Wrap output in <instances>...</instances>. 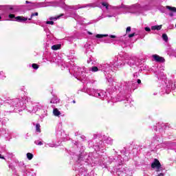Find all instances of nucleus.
<instances>
[{
  "label": "nucleus",
  "instance_id": "1",
  "mask_svg": "<svg viewBox=\"0 0 176 176\" xmlns=\"http://www.w3.org/2000/svg\"><path fill=\"white\" fill-rule=\"evenodd\" d=\"M70 68L69 71L70 74H72L75 78L81 82H86L87 80V76L86 74L89 72H98V71H102L104 75L106 76V79L108 80L109 85L111 86L112 89L115 90H118V91H124V93H129V91L131 89V87L127 84V82H124L123 85L120 82H116L112 77H109V74L112 72V65L111 63H102L97 66H94L86 69L85 67H79L75 64H70Z\"/></svg>",
  "mask_w": 176,
  "mask_h": 176
},
{
  "label": "nucleus",
  "instance_id": "11",
  "mask_svg": "<svg viewBox=\"0 0 176 176\" xmlns=\"http://www.w3.org/2000/svg\"><path fill=\"white\" fill-rule=\"evenodd\" d=\"M151 168H155L157 173H160V171H162L163 170V168H162V164H160V162L157 159H155L151 164Z\"/></svg>",
  "mask_w": 176,
  "mask_h": 176
},
{
  "label": "nucleus",
  "instance_id": "40",
  "mask_svg": "<svg viewBox=\"0 0 176 176\" xmlns=\"http://www.w3.org/2000/svg\"><path fill=\"white\" fill-rule=\"evenodd\" d=\"M162 39L165 41L167 42L168 41V36H167V34H162Z\"/></svg>",
  "mask_w": 176,
  "mask_h": 176
},
{
  "label": "nucleus",
  "instance_id": "30",
  "mask_svg": "<svg viewBox=\"0 0 176 176\" xmlns=\"http://www.w3.org/2000/svg\"><path fill=\"white\" fill-rule=\"evenodd\" d=\"M151 30L153 31H155V30L160 31V30H162V25L152 26Z\"/></svg>",
  "mask_w": 176,
  "mask_h": 176
},
{
  "label": "nucleus",
  "instance_id": "6",
  "mask_svg": "<svg viewBox=\"0 0 176 176\" xmlns=\"http://www.w3.org/2000/svg\"><path fill=\"white\" fill-rule=\"evenodd\" d=\"M109 96H107V92H105V91L97 90L96 97L97 98H100V100H105V98H107V101L108 104H110L111 106L113 105V102H116L117 101H120V100L116 99L111 96V95Z\"/></svg>",
  "mask_w": 176,
  "mask_h": 176
},
{
  "label": "nucleus",
  "instance_id": "10",
  "mask_svg": "<svg viewBox=\"0 0 176 176\" xmlns=\"http://www.w3.org/2000/svg\"><path fill=\"white\" fill-rule=\"evenodd\" d=\"M0 10H4L8 13H16L17 12V6H0Z\"/></svg>",
  "mask_w": 176,
  "mask_h": 176
},
{
  "label": "nucleus",
  "instance_id": "4",
  "mask_svg": "<svg viewBox=\"0 0 176 176\" xmlns=\"http://www.w3.org/2000/svg\"><path fill=\"white\" fill-rule=\"evenodd\" d=\"M126 36H123L121 37H118L115 35L112 34H96V38H98V39H102V38H107L109 39L107 41H104V43H116V42H122V47H126L127 46V44L126 43V41H123L124 39V37Z\"/></svg>",
  "mask_w": 176,
  "mask_h": 176
},
{
  "label": "nucleus",
  "instance_id": "7",
  "mask_svg": "<svg viewBox=\"0 0 176 176\" xmlns=\"http://www.w3.org/2000/svg\"><path fill=\"white\" fill-rule=\"evenodd\" d=\"M120 8L124 9V10H127V12H131V10H135V12H142V10H148V6H142L140 4H134L131 6L122 4Z\"/></svg>",
  "mask_w": 176,
  "mask_h": 176
},
{
  "label": "nucleus",
  "instance_id": "17",
  "mask_svg": "<svg viewBox=\"0 0 176 176\" xmlns=\"http://www.w3.org/2000/svg\"><path fill=\"white\" fill-rule=\"evenodd\" d=\"M27 20H28V18L23 16H18L15 18V21H18V23H25Z\"/></svg>",
  "mask_w": 176,
  "mask_h": 176
},
{
  "label": "nucleus",
  "instance_id": "58",
  "mask_svg": "<svg viewBox=\"0 0 176 176\" xmlns=\"http://www.w3.org/2000/svg\"><path fill=\"white\" fill-rule=\"evenodd\" d=\"M138 85L141 84V80L138 79Z\"/></svg>",
  "mask_w": 176,
  "mask_h": 176
},
{
  "label": "nucleus",
  "instance_id": "56",
  "mask_svg": "<svg viewBox=\"0 0 176 176\" xmlns=\"http://www.w3.org/2000/svg\"><path fill=\"white\" fill-rule=\"evenodd\" d=\"M0 159H3V160H5V157L2 156V155L0 154Z\"/></svg>",
  "mask_w": 176,
  "mask_h": 176
},
{
  "label": "nucleus",
  "instance_id": "46",
  "mask_svg": "<svg viewBox=\"0 0 176 176\" xmlns=\"http://www.w3.org/2000/svg\"><path fill=\"white\" fill-rule=\"evenodd\" d=\"M46 24H50V25H54V21H47L45 22Z\"/></svg>",
  "mask_w": 176,
  "mask_h": 176
},
{
  "label": "nucleus",
  "instance_id": "54",
  "mask_svg": "<svg viewBox=\"0 0 176 176\" xmlns=\"http://www.w3.org/2000/svg\"><path fill=\"white\" fill-rule=\"evenodd\" d=\"M162 126V129H163L164 126V124L163 123H158V126Z\"/></svg>",
  "mask_w": 176,
  "mask_h": 176
},
{
  "label": "nucleus",
  "instance_id": "36",
  "mask_svg": "<svg viewBox=\"0 0 176 176\" xmlns=\"http://www.w3.org/2000/svg\"><path fill=\"white\" fill-rule=\"evenodd\" d=\"M8 120H9L8 118H0V122H1V124H3V125L8 123Z\"/></svg>",
  "mask_w": 176,
  "mask_h": 176
},
{
  "label": "nucleus",
  "instance_id": "28",
  "mask_svg": "<svg viewBox=\"0 0 176 176\" xmlns=\"http://www.w3.org/2000/svg\"><path fill=\"white\" fill-rule=\"evenodd\" d=\"M58 102H60V99L56 96H54L50 101L51 104H58Z\"/></svg>",
  "mask_w": 176,
  "mask_h": 176
},
{
  "label": "nucleus",
  "instance_id": "2",
  "mask_svg": "<svg viewBox=\"0 0 176 176\" xmlns=\"http://www.w3.org/2000/svg\"><path fill=\"white\" fill-rule=\"evenodd\" d=\"M7 104L16 108L19 112L26 109L30 113H36L38 111L43 109V106L39 102H34L31 100V98L25 96L23 98L10 99L7 100Z\"/></svg>",
  "mask_w": 176,
  "mask_h": 176
},
{
  "label": "nucleus",
  "instance_id": "9",
  "mask_svg": "<svg viewBox=\"0 0 176 176\" xmlns=\"http://www.w3.org/2000/svg\"><path fill=\"white\" fill-rule=\"evenodd\" d=\"M114 68H122L126 65V61L124 60V55L122 56H116L111 64Z\"/></svg>",
  "mask_w": 176,
  "mask_h": 176
},
{
  "label": "nucleus",
  "instance_id": "25",
  "mask_svg": "<svg viewBox=\"0 0 176 176\" xmlns=\"http://www.w3.org/2000/svg\"><path fill=\"white\" fill-rule=\"evenodd\" d=\"M136 35H139L140 38L141 39H144V38H145V35H146V34L145 33V32L144 30H139L138 32H136Z\"/></svg>",
  "mask_w": 176,
  "mask_h": 176
},
{
  "label": "nucleus",
  "instance_id": "44",
  "mask_svg": "<svg viewBox=\"0 0 176 176\" xmlns=\"http://www.w3.org/2000/svg\"><path fill=\"white\" fill-rule=\"evenodd\" d=\"M157 176H164V173H163V169L160 172H157Z\"/></svg>",
  "mask_w": 176,
  "mask_h": 176
},
{
  "label": "nucleus",
  "instance_id": "47",
  "mask_svg": "<svg viewBox=\"0 0 176 176\" xmlns=\"http://www.w3.org/2000/svg\"><path fill=\"white\" fill-rule=\"evenodd\" d=\"M34 144L36 145H43V143H42V142H39L38 140L34 141Z\"/></svg>",
  "mask_w": 176,
  "mask_h": 176
},
{
  "label": "nucleus",
  "instance_id": "61",
  "mask_svg": "<svg viewBox=\"0 0 176 176\" xmlns=\"http://www.w3.org/2000/svg\"><path fill=\"white\" fill-rule=\"evenodd\" d=\"M126 101H127V102H131V99L129 98V99L126 100Z\"/></svg>",
  "mask_w": 176,
  "mask_h": 176
},
{
  "label": "nucleus",
  "instance_id": "5",
  "mask_svg": "<svg viewBox=\"0 0 176 176\" xmlns=\"http://www.w3.org/2000/svg\"><path fill=\"white\" fill-rule=\"evenodd\" d=\"M161 87V94H170L171 90L176 91V81L173 83V81L166 80L162 82Z\"/></svg>",
  "mask_w": 176,
  "mask_h": 176
},
{
  "label": "nucleus",
  "instance_id": "27",
  "mask_svg": "<svg viewBox=\"0 0 176 176\" xmlns=\"http://www.w3.org/2000/svg\"><path fill=\"white\" fill-rule=\"evenodd\" d=\"M53 114L54 116H57L58 118H59V116L61 115V112L58 111V109L55 108L53 110Z\"/></svg>",
  "mask_w": 176,
  "mask_h": 176
},
{
  "label": "nucleus",
  "instance_id": "64",
  "mask_svg": "<svg viewBox=\"0 0 176 176\" xmlns=\"http://www.w3.org/2000/svg\"><path fill=\"white\" fill-rule=\"evenodd\" d=\"M75 145H78V142H75Z\"/></svg>",
  "mask_w": 176,
  "mask_h": 176
},
{
  "label": "nucleus",
  "instance_id": "41",
  "mask_svg": "<svg viewBox=\"0 0 176 176\" xmlns=\"http://www.w3.org/2000/svg\"><path fill=\"white\" fill-rule=\"evenodd\" d=\"M36 131L41 133V125L39 124H36Z\"/></svg>",
  "mask_w": 176,
  "mask_h": 176
},
{
  "label": "nucleus",
  "instance_id": "33",
  "mask_svg": "<svg viewBox=\"0 0 176 176\" xmlns=\"http://www.w3.org/2000/svg\"><path fill=\"white\" fill-rule=\"evenodd\" d=\"M102 6L103 8H105L106 10H109V5L107 2H102Z\"/></svg>",
  "mask_w": 176,
  "mask_h": 176
},
{
  "label": "nucleus",
  "instance_id": "20",
  "mask_svg": "<svg viewBox=\"0 0 176 176\" xmlns=\"http://www.w3.org/2000/svg\"><path fill=\"white\" fill-rule=\"evenodd\" d=\"M113 176H126V170H121L118 168L116 173H113Z\"/></svg>",
  "mask_w": 176,
  "mask_h": 176
},
{
  "label": "nucleus",
  "instance_id": "49",
  "mask_svg": "<svg viewBox=\"0 0 176 176\" xmlns=\"http://www.w3.org/2000/svg\"><path fill=\"white\" fill-rule=\"evenodd\" d=\"M135 35H137V32H133L131 34H129V38H133V36H135Z\"/></svg>",
  "mask_w": 176,
  "mask_h": 176
},
{
  "label": "nucleus",
  "instance_id": "19",
  "mask_svg": "<svg viewBox=\"0 0 176 176\" xmlns=\"http://www.w3.org/2000/svg\"><path fill=\"white\" fill-rule=\"evenodd\" d=\"M50 56V58H47V61H50V63H58V60L56 58V57H57L56 54H51Z\"/></svg>",
  "mask_w": 176,
  "mask_h": 176
},
{
  "label": "nucleus",
  "instance_id": "53",
  "mask_svg": "<svg viewBox=\"0 0 176 176\" xmlns=\"http://www.w3.org/2000/svg\"><path fill=\"white\" fill-rule=\"evenodd\" d=\"M9 168H11V170H14V166H13V165H12V164H10L9 165Z\"/></svg>",
  "mask_w": 176,
  "mask_h": 176
},
{
  "label": "nucleus",
  "instance_id": "60",
  "mask_svg": "<svg viewBox=\"0 0 176 176\" xmlns=\"http://www.w3.org/2000/svg\"><path fill=\"white\" fill-rule=\"evenodd\" d=\"M124 160L125 162H127V161L129 160V158H128V157H125V158H124Z\"/></svg>",
  "mask_w": 176,
  "mask_h": 176
},
{
  "label": "nucleus",
  "instance_id": "57",
  "mask_svg": "<svg viewBox=\"0 0 176 176\" xmlns=\"http://www.w3.org/2000/svg\"><path fill=\"white\" fill-rule=\"evenodd\" d=\"M11 134H12L11 133H10V134H8V133H6V135H8V138H10Z\"/></svg>",
  "mask_w": 176,
  "mask_h": 176
},
{
  "label": "nucleus",
  "instance_id": "43",
  "mask_svg": "<svg viewBox=\"0 0 176 176\" xmlns=\"http://www.w3.org/2000/svg\"><path fill=\"white\" fill-rule=\"evenodd\" d=\"M32 67L33 68V69H38V68H39V65H38V64L36 63H33L32 65Z\"/></svg>",
  "mask_w": 176,
  "mask_h": 176
},
{
  "label": "nucleus",
  "instance_id": "12",
  "mask_svg": "<svg viewBox=\"0 0 176 176\" xmlns=\"http://www.w3.org/2000/svg\"><path fill=\"white\" fill-rule=\"evenodd\" d=\"M58 137H60V139H62V141H67L68 138V135L65 133V131L63 130V129H60L59 131L56 133Z\"/></svg>",
  "mask_w": 176,
  "mask_h": 176
},
{
  "label": "nucleus",
  "instance_id": "14",
  "mask_svg": "<svg viewBox=\"0 0 176 176\" xmlns=\"http://www.w3.org/2000/svg\"><path fill=\"white\" fill-rule=\"evenodd\" d=\"M160 72H156L155 75L158 79H166V76H164V73L163 71L164 70V67L163 66L160 67Z\"/></svg>",
  "mask_w": 176,
  "mask_h": 176
},
{
  "label": "nucleus",
  "instance_id": "26",
  "mask_svg": "<svg viewBox=\"0 0 176 176\" xmlns=\"http://www.w3.org/2000/svg\"><path fill=\"white\" fill-rule=\"evenodd\" d=\"M63 16H64V14H60V15H58L56 16H51V17H50L49 20H50L52 21H56L58 20L59 19H61V17H63Z\"/></svg>",
  "mask_w": 176,
  "mask_h": 176
},
{
  "label": "nucleus",
  "instance_id": "24",
  "mask_svg": "<svg viewBox=\"0 0 176 176\" xmlns=\"http://www.w3.org/2000/svg\"><path fill=\"white\" fill-rule=\"evenodd\" d=\"M94 146H97L98 149H99V151H101V148H102V146H104V142L98 140V141H96V144H94Z\"/></svg>",
  "mask_w": 176,
  "mask_h": 176
},
{
  "label": "nucleus",
  "instance_id": "3",
  "mask_svg": "<svg viewBox=\"0 0 176 176\" xmlns=\"http://www.w3.org/2000/svg\"><path fill=\"white\" fill-rule=\"evenodd\" d=\"M25 3H31L32 6L36 9L39 8H46L47 6H60V8H62V9L66 10V12H68V10H78V9H83V8H96V6H97L96 3H89L83 6H81L80 4L76 6H68L65 3H62L58 1L31 3L28 1H26Z\"/></svg>",
  "mask_w": 176,
  "mask_h": 176
},
{
  "label": "nucleus",
  "instance_id": "52",
  "mask_svg": "<svg viewBox=\"0 0 176 176\" xmlns=\"http://www.w3.org/2000/svg\"><path fill=\"white\" fill-rule=\"evenodd\" d=\"M144 30H145V31H146L147 32H151V28H148V27H146V28H144Z\"/></svg>",
  "mask_w": 176,
  "mask_h": 176
},
{
  "label": "nucleus",
  "instance_id": "51",
  "mask_svg": "<svg viewBox=\"0 0 176 176\" xmlns=\"http://www.w3.org/2000/svg\"><path fill=\"white\" fill-rule=\"evenodd\" d=\"M91 47V45L88 43L85 44V49H90Z\"/></svg>",
  "mask_w": 176,
  "mask_h": 176
},
{
  "label": "nucleus",
  "instance_id": "8",
  "mask_svg": "<svg viewBox=\"0 0 176 176\" xmlns=\"http://www.w3.org/2000/svg\"><path fill=\"white\" fill-rule=\"evenodd\" d=\"M124 60L125 61V64L129 67H137L138 65L137 64V57L130 55L129 54H124Z\"/></svg>",
  "mask_w": 176,
  "mask_h": 176
},
{
  "label": "nucleus",
  "instance_id": "62",
  "mask_svg": "<svg viewBox=\"0 0 176 176\" xmlns=\"http://www.w3.org/2000/svg\"><path fill=\"white\" fill-rule=\"evenodd\" d=\"M137 75H138V74H137V73H135V74H133L134 78H135V76H137Z\"/></svg>",
  "mask_w": 176,
  "mask_h": 176
},
{
  "label": "nucleus",
  "instance_id": "15",
  "mask_svg": "<svg viewBox=\"0 0 176 176\" xmlns=\"http://www.w3.org/2000/svg\"><path fill=\"white\" fill-rule=\"evenodd\" d=\"M163 142V140L160 136H155L153 138V140L152 141V144H154V145H160V144H162Z\"/></svg>",
  "mask_w": 176,
  "mask_h": 176
},
{
  "label": "nucleus",
  "instance_id": "39",
  "mask_svg": "<svg viewBox=\"0 0 176 176\" xmlns=\"http://www.w3.org/2000/svg\"><path fill=\"white\" fill-rule=\"evenodd\" d=\"M9 19H10V20H12V21H16V16H14V14H10L8 15Z\"/></svg>",
  "mask_w": 176,
  "mask_h": 176
},
{
  "label": "nucleus",
  "instance_id": "22",
  "mask_svg": "<svg viewBox=\"0 0 176 176\" xmlns=\"http://www.w3.org/2000/svg\"><path fill=\"white\" fill-rule=\"evenodd\" d=\"M6 134H10V131L8 129H1L0 131V135H3V137L6 138V140H8V135H6Z\"/></svg>",
  "mask_w": 176,
  "mask_h": 176
},
{
  "label": "nucleus",
  "instance_id": "45",
  "mask_svg": "<svg viewBox=\"0 0 176 176\" xmlns=\"http://www.w3.org/2000/svg\"><path fill=\"white\" fill-rule=\"evenodd\" d=\"M38 12L32 13L30 16V18H29L28 20H32V17H34V16H38Z\"/></svg>",
  "mask_w": 176,
  "mask_h": 176
},
{
  "label": "nucleus",
  "instance_id": "63",
  "mask_svg": "<svg viewBox=\"0 0 176 176\" xmlns=\"http://www.w3.org/2000/svg\"><path fill=\"white\" fill-rule=\"evenodd\" d=\"M89 35H93V33L88 32Z\"/></svg>",
  "mask_w": 176,
  "mask_h": 176
},
{
  "label": "nucleus",
  "instance_id": "59",
  "mask_svg": "<svg viewBox=\"0 0 176 176\" xmlns=\"http://www.w3.org/2000/svg\"><path fill=\"white\" fill-rule=\"evenodd\" d=\"M61 69H65V66L62 65V66H61Z\"/></svg>",
  "mask_w": 176,
  "mask_h": 176
},
{
  "label": "nucleus",
  "instance_id": "55",
  "mask_svg": "<svg viewBox=\"0 0 176 176\" xmlns=\"http://www.w3.org/2000/svg\"><path fill=\"white\" fill-rule=\"evenodd\" d=\"M80 138H82V140H86V136L82 135V136H80Z\"/></svg>",
  "mask_w": 176,
  "mask_h": 176
},
{
  "label": "nucleus",
  "instance_id": "34",
  "mask_svg": "<svg viewBox=\"0 0 176 176\" xmlns=\"http://www.w3.org/2000/svg\"><path fill=\"white\" fill-rule=\"evenodd\" d=\"M105 142H106V144H108L109 145H112V144H113V140H112V138H108L105 140Z\"/></svg>",
  "mask_w": 176,
  "mask_h": 176
},
{
  "label": "nucleus",
  "instance_id": "18",
  "mask_svg": "<svg viewBox=\"0 0 176 176\" xmlns=\"http://www.w3.org/2000/svg\"><path fill=\"white\" fill-rule=\"evenodd\" d=\"M87 94H89V96H92L93 97H96L97 94V90L93 88H89L87 89Z\"/></svg>",
  "mask_w": 176,
  "mask_h": 176
},
{
  "label": "nucleus",
  "instance_id": "42",
  "mask_svg": "<svg viewBox=\"0 0 176 176\" xmlns=\"http://www.w3.org/2000/svg\"><path fill=\"white\" fill-rule=\"evenodd\" d=\"M5 152H6V148L0 146V153H5Z\"/></svg>",
  "mask_w": 176,
  "mask_h": 176
},
{
  "label": "nucleus",
  "instance_id": "37",
  "mask_svg": "<svg viewBox=\"0 0 176 176\" xmlns=\"http://www.w3.org/2000/svg\"><path fill=\"white\" fill-rule=\"evenodd\" d=\"M26 156H27L28 160H32V159L34 157V155L32 153H28L26 154Z\"/></svg>",
  "mask_w": 176,
  "mask_h": 176
},
{
  "label": "nucleus",
  "instance_id": "38",
  "mask_svg": "<svg viewBox=\"0 0 176 176\" xmlns=\"http://www.w3.org/2000/svg\"><path fill=\"white\" fill-rule=\"evenodd\" d=\"M6 78V74H5V72H0V79H1L2 80H3V79H5Z\"/></svg>",
  "mask_w": 176,
  "mask_h": 176
},
{
  "label": "nucleus",
  "instance_id": "29",
  "mask_svg": "<svg viewBox=\"0 0 176 176\" xmlns=\"http://www.w3.org/2000/svg\"><path fill=\"white\" fill-rule=\"evenodd\" d=\"M27 174L29 176H36V173L34 171V169H28L27 170Z\"/></svg>",
  "mask_w": 176,
  "mask_h": 176
},
{
  "label": "nucleus",
  "instance_id": "31",
  "mask_svg": "<svg viewBox=\"0 0 176 176\" xmlns=\"http://www.w3.org/2000/svg\"><path fill=\"white\" fill-rule=\"evenodd\" d=\"M52 50H58L61 49V45L60 44H56L52 46Z\"/></svg>",
  "mask_w": 176,
  "mask_h": 176
},
{
  "label": "nucleus",
  "instance_id": "48",
  "mask_svg": "<svg viewBox=\"0 0 176 176\" xmlns=\"http://www.w3.org/2000/svg\"><path fill=\"white\" fill-rule=\"evenodd\" d=\"M115 160V158H113V157H109V163H112V162H113Z\"/></svg>",
  "mask_w": 176,
  "mask_h": 176
},
{
  "label": "nucleus",
  "instance_id": "16",
  "mask_svg": "<svg viewBox=\"0 0 176 176\" xmlns=\"http://www.w3.org/2000/svg\"><path fill=\"white\" fill-rule=\"evenodd\" d=\"M166 9H168V10H169V16L170 17H173L174 16V13H176V8L175 7H171L170 6H166Z\"/></svg>",
  "mask_w": 176,
  "mask_h": 176
},
{
  "label": "nucleus",
  "instance_id": "50",
  "mask_svg": "<svg viewBox=\"0 0 176 176\" xmlns=\"http://www.w3.org/2000/svg\"><path fill=\"white\" fill-rule=\"evenodd\" d=\"M131 27L129 26L126 28V34H129V32H131Z\"/></svg>",
  "mask_w": 176,
  "mask_h": 176
},
{
  "label": "nucleus",
  "instance_id": "13",
  "mask_svg": "<svg viewBox=\"0 0 176 176\" xmlns=\"http://www.w3.org/2000/svg\"><path fill=\"white\" fill-rule=\"evenodd\" d=\"M69 17H72V19H75L76 21H81L83 22V18L82 16H79L78 13H76V11H72L69 13Z\"/></svg>",
  "mask_w": 176,
  "mask_h": 176
},
{
  "label": "nucleus",
  "instance_id": "21",
  "mask_svg": "<svg viewBox=\"0 0 176 176\" xmlns=\"http://www.w3.org/2000/svg\"><path fill=\"white\" fill-rule=\"evenodd\" d=\"M69 60H76V56H75V51L70 50L69 54L67 55Z\"/></svg>",
  "mask_w": 176,
  "mask_h": 176
},
{
  "label": "nucleus",
  "instance_id": "35",
  "mask_svg": "<svg viewBox=\"0 0 176 176\" xmlns=\"http://www.w3.org/2000/svg\"><path fill=\"white\" fill-rule=\"evenodd\" d=\"M116 16V14H107L106 16H100L99 20H101V19H104V17H115Z\"/></svg>",
  "mask_w": 176,
  "mask_h": 176
},
{
  "label": "nucleus",
  "instance_id": "23",
  "mask_svg": "<svg viewBox=\"0 0 176 176\" xmlns=\"http://www.w3.org/2000/svg\"><path fill=\"white\" fill-rule=\"evenodd\" d=\"M153 58L158 63H164V58L163 57H160L159 55H153Z\"/></svg>",
  "mask_w": 176,
  "mask_h": 176
},
{
  "label": "nucleus",
  "instance_id": "32",
  "mask_svg": "<svg viewBox=\"0 0 176 176\" xmlns=\"http://www.w3.org/2000/svg\"><path fill=\"white\" fill-rule=\"evenodd\" d=\"M45 148H48V146L50 148H56V146H57V144H54V143H50V144H46L45 145Z\"/></svg>",
  "mask_w": 176,
  "mask_h": 176
}]
</instances>
